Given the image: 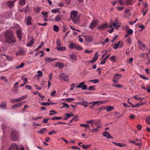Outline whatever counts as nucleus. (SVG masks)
Wrapping results in <instances>:
<instances>
[{
	"mask_svg": "<svg viewBox=\"0 0 150 150\" xmlns=\"http://www.w3.org/2000/svg\"><path fill=\"white\" fill-rule=\"evenodd\" d=\"M4 35L6 38V42L9 44H13L16 42V38L11 31H7L4 33Z\"/></svg>",
	"mask_w": 150,
	"mask_h": 150,
	"instance_id": "f257e3e1",
	"label": "nucleus"
},
{
	"mask_svg": "<svg viewBox=\"0 0 150 150\" xmlns=\"http://www.w3.org/2000/svg\"><path fill=\"white\" fill-rule=\"evenodd\" d=\"M71 18L75 23H77L79 21V16L78 15L76 11H72L70 13Z\"/></svg>",
	"mask_w": 150,
	"mask_h": 150,
	"instance_id": "f03ea898",
	"label": "nucleus"
},
{
	"mask_svg": "<svg viewBox=\"0 0 150 150\" xmlns=\"http://www.w3.org/2000/svg\"><path fill=\"white\" fill-rule=\"evenodd\" d=\"M11 139L13 141L17 140L18 138V132L16 130L13 131L11 135Z\"/></svg>",
	"mask_w": 150,
	"mask_h": 150,
	"instance_id": "7ed1b4c3",
	"label": "nucleus"
},
{
	"mask_svg": "<svg viewBox=\"0 0 150 150\" xmlns=\"http://www.w3.org/2000/svg\"><path fill=\"white\" fill-rule=\"evenodd\" d=\"M98 20L93 19L91 22L89 26V28L91 30H93L94 28L96 27L98 25Z\"/></svg>",
	"mask_w": 150,
	"mask_h": 150,
	"instance_id": "20e7f679",
	"label": "nucleus"
},
{
	"mask_svg": "<svg viewBox=\"0 0 150 150\" xmlns=\"http://www.w3.org/2000/svg\"><path fill=\"white\" fill-rule=\"evenodd\" d=\"M69 47L71 49H76L77 50H82V48L77 44L71 43L69 45Z\"/></svg>",
	"mask_w": 150,
	"mask_h": 150,
	"instance_id": "39448f33",
	"label": "nucleus"
},
{
	"mask_svg": "<svg viewBox=\"0 0 150 150\" xmlns=\"http://www.w3.org/2000/svg\"><path fill=\"white\" fill-rule=\"evenodd\" d=\"M59 77L61 80L64 81H67L69 80V78L67 74L64 73H62L59 75Z\"/></svg>",
	"mask_w": 150,
	"mask_h": 150,
	"instance_id": "423d86ee",
	"label": "nucleus"
},
{
	"mask_svg": "<svg viewBox=\"0 0 150 150\" xmlns=\"http://www.w3.org/2000/svg\"><path fill=\"white\" fill-rule=\"evenodd\" d=\"M106 101H96L93 102V104L89 106L90 108H93V107L95 106L96 105H99V104H104L105 103Z\"/></svg>",
	"mask_w": 150,
	"mask_h": 150,
	"instance_id": "0eeeda50",
	"label": "nucleus"
},
{
	"mask_svg": "<svg viewBox=\"0 0 150 150\" xmlns=\"http://www.w3.org/2000/svg\"><path fill=\"white\" fill-rule=\"evenodd\" d=\"M138 45L140 49L143 51H144L146 48L145 45L140 41L138 42Z\"/></svg>",
	"mask_w": 150,
	"mask_h": 150,
	"instance_id": "6e6552de",
	"label": "nucleus"
},
{
	"mask_svg": "<svg viewBox=\"0 0 150 150\" xmlns=\"http://www.w3.org/2000/svg\"><path fill=\"white\" fill-rule=\"evenodd\" d=\"M108 27V24L106 23H105L102 25H100L97 27V28L99 30H103V29L107 28Z\"/></svg>",
	"mask_w": 150,
	"mask_h": 150,
	"instance_id": "1a4fd4ad",
	"label": "nucleus"
},
{
	"mask_svg": "<svg viewBox=\"0 0 150 150\" xmlns=\"http://www.w3.org/2000/svg\"><path fill=\"white\" fill-rule=\"evenodd\" d=\"M18 146L15 143L12 144L9 148V150H18Z\"/></svg>",
	"mask_w": 150,
	"mask_h": 150,
	"instance_id": "9d476101",
	"label": "nucleus"
},
{
	"mask_svg": "<svg viewBox=\"0 0 150 150\" xmlns=\"http://www.w3.org/2000/svg\"><path fill=\"white\" fill-rule=\"evenodd\" d=\"M16 33L17 35L19 40H21V39L22 32L21 29H18L16 30Z\"/></svg>",
	"mask_w": 150,
	"mask_h": 150,
	"instance_id": "9b49d317",
	"label": "nucleus"
},
{
	"mask_svg": "<svg viewBox=\"0 0 150 150\" xmlns=\"http://www.w3.org/2000/svg\"><path fill=\"white\" fill-rule=\"evenodd\" d=\"M57 59V58H52L51 57H46L45 58V61L48 63H50Z\"/></svg>",
	"mask_w": 150,
	"mask_h": 150,
	"instance_id": "f8f14e48",
	"label": "nucleus"
},
{
	"mask_svg": "<svg viewBox=\"0 0 150 150\" xmlns=\"http://www.w3.org/2000/svg\"><path fill=\"white\" fill-rule=\"evenodd\" d=\"M25 51L22 49H20L19 51L17 52L16 53V56H20L21 55L24 54Z\"/></svg>",
	"mask_w": 150,
	"mask_h": 150,
	"instance_id": "ddd939ff",
	"label": "nucleus"
},
{
	"mask_svg": "<svg viewBox=\"0 0 150 150\" xmlns=\"http://www.w3.org/2000/svg\"><path fill=\"white\" fill-rule=\"evenodd\" d=\"M16 0H15L13 1H9L7 3V5L9 8H11L14 6V3L16 1Z\"/></svg>",
	"mask_w": 150,
	"mask_h": 150,
	"instance_id": "4468645a",
	"label": "nucleus"
},
{
	"mask_svg": "<svg viewBox=\"0 0 150 150\" xmlns=\"http://www.w3.org/2000/svg\"><path fill=\"white\" fill-rule=\"evenodd\" d=\"M103 135L104 137H106L108 139L111 138H112L111 135L106 131H105L103 133Z\"/></svg>",
	"mask_w": 150,
	"mask_h": 150,
	"instance_id": "2eb2a0df",
	"label": "nucleus"
},
{
	"mask_svg": "<svg viewBox=\"0 0 150 150\" xmlns=\"http://www.w3.org/2000/svg\"><path fill=\"white\" fill-rule=\"evenodd\" d=\"M140 57L142 58L145 59L149 57L148 53H142L140 54Z\"/></svg>",
	"mask_w": 150,
	"mask_h": 150,
	"instance_id": "dca6fc26",
	"label": "nucleus"
},
{
	"mask_svg": "<svg viewBox=\"0 0 150 150\" xmlns=\"http://www.w3.org/2000/svg\"><path fill=\"white\" fill-rule=\"evenodd\" d=\"M29 7L27 6L26 7H24L23 8L21 9L20 10V11L21 12H24L25 13H26L29 11Z\"/></svg>",
	"mask_w": 150,
	"mask_h": 150,
	"instance_id": "f3484780",
	"label": "nucleus"
},
{
	"mask_svg": "<svg viewBox=\"0 0 150 150\" xmlns=\"http://www.w3.org/2000/svg\"><path fill=\"white\" fill-rule=\"evenodd\" d=\"M12 15V12L9 11L6 12L5 15L4 17L6 18H10Z\"/></svg>",
	"mask_w": 150,
	"mask_h": 150,
	"instance_id": "a211bd4d",
	"label": "nucleus"
},
{
	"mask_svg": "<svg viewBox=\"0 0 150 150\" xmlns=\"http://www.w3.org/2000/svg\"><path fill=\"white\" fill-rule=\"evenodd\" d=\"M7 57L5 55H1V62H4L7 60Z\"/></svg>",
	"mask_w": 150,
	"mask_h": 150,
	"instance_id": "6ab92c4d",
	"label": "nucleus"
},
{
	"mask_svg": "<svg viewBox=\"0 0 150 150\" xmlns=\"http://www.w3.org/2000/svg\"><path fill=\"white\" fill-rule=\"evenodd\" d=\"M124 5H128L131 4L132 2V0H124Z\"/></svg>",
	"mask_w": 150,
	"mask_h": 150,
	"instance_id": "aec40b11",
	"label": "nucleus"
},
{
	"mask_svg": "<svg viewBox=\"0 0 150 150\" xmlns=\"http://www.w3.org/2000/svg\"><path fill=\"white\" fill-rule=\"evenodd\" d=\"M79 104L83 105L86 108L88 106L87 102V101H83L79 103Z\"/></svg>",
	"mask_w": 150,
	"mask_h": 150,
	"instance_id": "412c9836",
	"label": "nucleus"
},
{
	"mask_svg": "<svg viewBox=\"0 0 150 150\" xmlns=\"http://www.w3.org/2000/svg\"><path fill=\"white\" fill-rule=\"evenodd\" d=\"M61 19V17L60 15H58L55 17L54 20L56 21H59Z\"/></svg>",
	"mask_w": 150,
	"mask_h": 150,
	"instance_id": "4be33fe9",
	"label": "nucleus"
},
{
	"mask_svg": "<svg viewBox=\"0 0 150 150\" xmlns=\"http://www.w3.org/2000/svg\"><path fill=\"white\" fill-rule=\"evenodd\" d=\"M47 129L45 128H42L40 131H38V132L41 134H43L47 131Z\"/></svg>",
	"mask_w": 150,
	"mask_h": 150,
	"instance_id": "5701e85b",
	"label": "nucleus"
},
{
	"mask_svg": "<svg viewBox=\"0 0 150 150\" xmlns=\"http://www.w3.org/2000/svg\"><path fill=\"white\" fill-rule=\"evenodd\" d=\"M56 66L58 67L59 69H62L64 66V65L63 64L58 62L56 64Z\"/></svg>",
	"mask_w": 150,
	"mask_h": 150,
	"instance_id": "b1692460",
	"label": "nucleus"
},
{
	"mask_svg": "<svg viewBox=\"0 0 150 150\" xmlns=\"http://www.w3.org/2000/svg\"><path fill=\"white\" fill-rule=\"evenodd\" d=\"M26 24L27 25H31V18L30 17H28L26 19Z\"/></svg>",
	"mask_w": 150,
	"mask_h": 150,
	"instance_id": "393cba45",
	"label": "nucleus"
},
{
	"mask_svg": "<svg viewBox=\"0 0 150 150\" xmlns=\"http://www.w3.org/2000/svg\"><path fill=\"white\" fill-rule=\"evenodd\" d=\"M54 103H48V102H41L40 104L42 105L46 106L47 105H53Z\"/></svg>",
	"mask_w": 150,
	"mask_h": 150,
	"instance_id": "a878e982",
	"label": "nucleus"
},
{
	"mask_svg": "<svg viewBox=\"0 0 150 150\" xmlns=\"http://www.w3.org/2000/svg\"><path fill=\"white\" fill-rule=\"evenodd\" d=\"M6 107V103L5 102H2L1 103V108L5 109Z\"/></svg>",
	"mask_w": 150,
	"mask_h": 150,
	"instance_id": "bb28decb",
	"label": "nucleus"
},
{
	"mask_svg": "<svg viewBox=\"0 0 150 150\" xmlns=\"http://www.w3.org/2000/svg\"><path fill=\"white\" fill-rule=\"evenodd\" d=\"M86 39V41L89 42L92 41L93 39V37L91 36H87Z\"/></svg>",
	"mask_w": 150,
	"mask_h": 150,
	"instance_id": "cd10ccee",
	"label": "nucleus"
},
{
	"mask_svg": "<svg viewBox=\"0 0 150 150\" xmlns=\"http://www.w3.org/2000/svg\"><path fill=\"white\" fill-rule=\"evenodd\" d=\"M71 58L74 60H75L77 58L76 55L74 54H73L69 55Z\"/></svg>",
	"mask_w": 150,
	"mask_h": 150,
	"instance_id": "c85d7f7f",
	"label": "nucleus"
},
{
	"mask_svg": "<svg viewBox=\"0 0 150 150\" xmlns=\"http://www.w3.org/2000/svg\"><path fill=\"white\" fill-rule=\"evenodd\" d=\"M112 143L115 144L116 146H119L120 147H122L125 146L124 144L121 143H117L114 142H112Z\"/></svg>",
	"mask_w": 150,
	"mask_h": 150,
	"instance_id": "c756f323",
	"label": "nucleus"
},
{
	"mask_svg": "<svg viewBox=\"0 0 150 150\" xmlns=\"http://www.w3.org/2000/svg\"><path fill=\"white\" fill-rule=\"evenodd\" d=\"M57 50H59L60 51H64L66 50V47H57Z\"/></svg>",
	"mask_w": 150,
	"mask_h": 150,
	"instance_id": "7c9ffc66",
	"label": "nucleus"
},
{
	"mask_svg": "<svg viewBox=\"0 0 150 150\" xmlns=\"http://www.w3.org/2000/svg\"><path fill=\"white\" fill-rule=\"evenodd\" d=\"M53 28L55 31L58 32L59 30V29L58 26L56 25H53Z\"/></svg>",
	"mask_w": 150,
	"mask_h": 150,
	"instance_id": "2f4dec72",
	"label": "nucleus"
},
{
	"mask_svg": "<svg viewBox=\"0 0 150 150\" xmlns=\"http://www.w3.org/2000/svg\"><path fill=\"white\" fill-rule=\"evenodd\" d=\"M121 76V74H117L114 76V78L116 79H119Z\"/></svg>",
	"mask_w": 150,
	"mask_h": 150,
	"instance_id": "473e14b6",
	"label": "nucleus"
},
{
	"mask_svg": "<svg viewBox=\"0 0 150 150\" xmlns=\"http://www.w3.org/2000/svg\"><path fill=\"white\" fill-rule=\"evenodd\" d=\"M25 3L26 2L25 0H21L18 2L19 4L21 5H24L25 4Z\"/></svg>",
	"mask_w": 150,
	"mask_h": 150,
	"instance_id": "72a5a7b5",
	"label": "nucleus"
},
{
	"mask_svg": "<svg viewBox=\"0 0 150 150\" xmlns=\"http://www.w3.org/2000/svg\"><path fill=\"white\" fill-rule=\"evenodd\" d=\"M114 109L113 106H108L107 108V111L109 112L112 110Z\"/></svg>",
	"mask_w": 150,
	"mask_h": 150,
	"instance_id": "f704fd0d",
	"label": "nucleus"
},
{
	"mask_svg": "<svg viewBox=\"0 0 150 150\" xmlns=\"http://www.w3.org/2000/svg\"><path fill=\"white\" fill-rule=\"evenodd\" d=\"M22 103H20L18 105L17 104H15L14 105H13L12 106V107L13 108H15V109H16L18 108V107H20L21 106V105L22 104Z\"/></svg>",
	"mask_w": 150,
	"mask_h": 150,
	"instance_id": "c9c22d12",
	"label": "nucleus"
},
{
	"mask_svg": "<svg viewBox=\"0 0 150 150\" xmlns=\"http://www.w3.org/2000/svg\"><path fill=\"white\" fill-rule=\"evenodd\" d=\"M146 121L147 124L150 125V117H147L145 120Z\"/></svg>",
	"mask_w": 150,
	"mask_h": 150,
	"instance_id": "e433bc0d",
	"label": "nucleus"
},
{
	"mask_svg": "<svg viewBox=\"0 0 150 150\" xmlns=\"http://www.w3.org/2000/svg\"><path fill=\"white\" fill-rule=\"evenodd\" d=\"M116 57L115 56H112L110 57V60H111L113 62H115V60L116 59Z\"/></svg>",
	"mask_w": 150,
	"mask_h": 150,
	"instance_id": "4c0bfd02",
	"label": "nucleus"
},
{
	"mask_svg": "<svg viewBox=\"0 0 150 150\" xmlns=\"http://www.w3.org/2000/svg\"><path fill=\"white\" fill-rule=\"evenodd\" d=\"M24 64H25L24 63H22L20 65H18V66H16V67L15 69H17L22 68L24 66Z\"/></svg>",
	"mask_w": 150,
	"mask_h": 150,
	"instance_id": "58836bf2",
	"label": "nucleus"
},
{
	"mask_svg": "<svg viewBox=\"0 0 150 150\" xmlns=\"http://www.w3.org/2000/svg\"><path fill=\"white\" fill-rule=\"evenodd\" d=\"M139 77H140L141 79H142L144 80H149V78L146 77V76H143L142 74L139 75Z\"/></svg>",
	"mask_w": 150,
	"mask_h": 150,
	"instance_id": "ea45409f",
	"label": "nucleus"
},
{
	"mask_svg": "<svg viewBox=\"0 0 150 150\" xmlns=\"http://www.w3.org/2000/svg\"><path fill=\"white\" fill-rule=\"evenodd\" d=\"M85 82H82L80 83L78 86H76V88H81L83 85V84H84Z\"/></svg>",
	"mask_w": 150,
	"mask_h": 150,
	"instance_id": "a19ab883",
	"label": "nucleus"
},
{
	"mask_svg": "<svg viewBox=\"0 0 150 150\" xmlns=\"http://www.w3.org/2000/svg\"><path fill=\"white\" fill-rule=\"evenodd\" d=\"M91 146V145H87L86 146H85V145H82V147L83 149H86L89 148Z\"/></svg>",
	"mask_w": 150,
	"mask_h": 150,
	"instance_id": "79ce46f5",
	"label": "nucleus"
},
{
	"mask_svg": "<svg viewBox=\"0 0 150 150\" xmlns=\"http://www.w3.org/2000/svg\"><path fill=\"white\" fill-rule=\"evenodd\" d=\"M120 41H119L118 44H114V46L113 47V48L114 49H117L119 45H120Z\"/></svg>",
	"mask_w": 150,
	"mask_h": 150,
	"instance_id": "37998d69",
	"label": "nucleus"
},
{
	"mask_svg": "<svg viewBox=\"0 0 150 150\" xmlns=\"http://www.w3.org/2000/svg\"><path fill=\"white\" fill-rule=\"evenodd\" d=\"M80 126L81 127H85L86 129L88 128H90V126L88 125H86V124H81L80 125Z\"/></svg>",
	"mask_w": 150,
	"mask_h": 150,
	"instance_id": "c03bdc74",
	"label": "nucleus"
},
{
	"mask_svg": "<svg viewBox=\"0 0 150 150\" xmlns=\"http://www.w3.org/2000/svg\"><path fill=\"white\" fill-rule=\"evenodd\" d=\"M18 101H20L19 98H18V99H16V98L14 99H12L11 100V102L12 103H13L14 102H18Z\"/></svg>",
	"mask_w": 150,
	"mask_h": 150,
	"instance_id": "a18cd8bd",
	"label": "nucleus"
},
{
	"mask_svg": "<svg viewBox=\"0 0 150 150\" xmlns=\"http://www.w3.org/2000/svg\"><path fill=\"white\" fill-rule=\"evenodd\" d=\"M74 98H67L66 99V101L68 102H71L73 101L74 100Z\"/></svg>",
	"mask_w": 150,
	"mask_h": 150,
	"instance_id": "49530a36",
	"label": "nucleus"
},
{
	"mask_svg": "<svg viewBox=\"0 0 150 150\" xmlns=\"http://www.w3.org/2000/svg\"><path fill=\"white\" fill-rule=\"evenodd\" d=\"M52 13H56L57 12H59V10L57 9H54L52 10L51 11Z\"/></svg>",
	"mask_w": 150,
	"mask_h": 150,
	"instance_id": "de8ad7c7",
	"label": "nucleus"
},
{
	"mask_svg": "<svg viewBox=\"0 0 150 150\" xmlns=\"http://www.w3.org/2000/svg\"><path fill=\"white\" fill-rule=\"evenodd\" d=\"M57 45V46L59 47L61 45L60 41L58 39H57L56 42Z\"/></svg>",
	"mask_w": 150,
	"mask_h": 150,
	"instance_id": "09e8293b",
	"label": "nucleus"
},
{
	"mask_svg": "<svg viewBox=\"0 0 150 150\" xmlns=\"http://www.w3.org/2000/svg\"><path fill=\"white\" fill-rule=\"evenodd\" d=\"M57 133V131H55L54 130H53L51 132H49L48 133V134L50 135H52L54 133Z\"/></svg>",
	"mask_w": 150,
	"mask_h": 150,
	"instance_id": "8fccbe9b",
	"label": "nucleus"
},
{
	"mask_svg": "<svg viewBox=\"0 0 150 150\" xmlns=\"http://www.w3.org/2000/svg\"><path fill=\"white\" fill-rule=\"evenodd\" d=\"M76 84H75L74 83L72 84L71 85V88L70 89V90H73L74 89V88L75 87V86H76Z\"/></svg>",
	"mask_w": 150,
	"mask_h": 150,
	"instance_id": "3c124183",
	"label": "nucleus"
},
{
	"mask_svg": "<svg viewBox=\"0 0 150 150\" xmlns=\"http://www.w3.org/2000/svg\"><path fill=\"white\" fill-rule=\"evenodd\" d=\"M127 33L129 34H132L133 33V31L131 29H129L127 30Z\"/></svg>",
	"mask_w": 150,
	"mask_h": 150,
	"instance_id": "603ef678",
	"label": "nucleus"
},
{
	"mask_svg": "<svg viewBox=\"0 0 150 150\" xmlns=\"http://www.w3.org/2000/svg\"><path fill=\"white\" fill-rule=\"evenodd\" d=\"M27 97V95H25V96H23L21 97V98H19V99L20 101H21V100H23L24 99Z\"/></svg>",
	"mask_w": 150,
	"mask_h": 150,
	"instance_id": "864d4df0",
	"label": "nucleus"
},
{
	"mask_svg": "<svg viewBox=\"0 0 150 150\" xmlns=\"http://www.w3.org/2000/svg\"><path fill=\"white\" fill-rule=\"evenodd\" d=\"M34 42V41L33 40H32L30 42V43L28 44H27V45L29 47L30 46L32 45L33 44Z\"/></svg>",
	"mask_w": 150,
	"mask_h": 150,
	"instance_id": "5fc2aeb1",
	"label": "nucleus"
},
{
	"mask_svg": "<svg viewBox=\"0 0 150 150\" xmlns=\"http://www.w3.org/2000/svg\"><path fill=\"white\" fill-rule=\"evenodd\" d=\"M56 93V91L55 90H54L50 94V95L51 96L53 97L55 95Z\"/></svg>",
	"mask_w": 150,
	"mask_h": 150,
	"instance_id": "6e6d98bb",
	"label": "nucleus"
},
{
	"mask_svg": "<svg viewBox=\"0 0 150 150\" xmlns=\"http://www.w3.org/2000/svg\"><path fill=\"white\" fill-rule=\"evenodd\" d=\"M56 112H55L54 110H51L50 111V113L49 114L50 115H52L54 114H56Z\"/></svg>",
	"mask_w": 150,
	"mask_h": 150,
	"instance_id": "4d7b16f0",
	"label": "nucleus"
},
{
	"mask_svg": "<svg viewBox=\"0 0 150 150\" xmlns=\"http://www.w3.org/2000/svg\"><path fill=\"white\" fill-rule=\"evenodd\" d=\"M98 59V56H97L96 57V58L93 59L92 60L90 61V62L92 63H93V62H95V61H96Z\"/></svg>",
	"mask_w": 150,
	"mask_h": 150,
	"instance_id": "13d9d810",
	"label": "nucleus"
},
{
	"mask_svg": "<svg viewBox=\"0 0 150 150\" xmlns=\"http://www.w3.org/2000/svg\"><path fill=\"white\" fill-rule=\"evenodd\" d=\"M4 79L5 81L6 82H7L8 81V80L6 77L4 76H1V79L4 80Z\"/></svg>",
	"mask_w": 150,
	"mask_h": 150,
	"instance_id": "bf43d9fd",
	"label": "nucleus"
},
{
	"mask_svg": "<svg viewBox=\"0 0 150 150\" xmlns=\"http://www.w3.org/2000/svg\"><path fill=\"white\" fill-rule=\"evenodd\" d=\"M28 107H29V106L28 105H25L24 106V108L22 110V112H23L25 111V110L26 109H27V108H28Z\"/></svg>",
	"mask_w": 150,
	"mask_h": 150,
	"instance_id": "052dcab7",
	"label": "nucleus"
},
{
	"mask_svg": "<svg viewBox=\"0 0 150 150\" xmlns=\"http://www.w3.org/2000/svg\"><path fill=\"white\" fill-rule=\"evenodd\" d=\"M63 105L62 107V108H63L64 107H66V108H68L69 107L68 105L67 104L65 103H63Z\"/></svg>",
	"mask_w": 150,
	"mask_h": 150,
	"instance_id": "680f3d73",
	"label": "nucleus"
},
{
	"mask_svg": "<svg viewBox=\"0 0 150 150\" xmlns=\"http://www.w3.org/2000/svg\"><path fill=\"white\" fill-rule=\"evenodd\" d=\"M37 73L38 74V75L39 76H40L42 75V73L40 70L38 71Z\"/></svg>",
	"mask_w": 150,
	"mask_h": 150,
	"instance_id": "e2e57ef3",
	"label": "nucleus"
},
{
	"mask_svg": "<svg viewBox=\"0 0 150 150\" xmlns=\"http://www.w3.org/2000/svg\"><path fill=\"white\" fill-rule=\"evenodd\" d=\"M100 122V120L95 121L94 120V122H93V123L95 126L99 124Z\"/></svg>",
	"mask_w": 150,
	"mask_h": 150,
	"instance_id": "0e129e2a",
	"label": "nucleus"
},
{
	"mask_svg": "<svg viewBox=\"0 0 150 150\" xmlns=\"http://www.w3.org/2000/svg\"><path fill=\"white\" fill-rule=\"evenodd\" d=\"M88 90L89 91H92L94 90L93 86H90L88 88Z\"/></svg>",
	"mask_w": 150,
	"mask_h": 150,
	"instance_id": "69168bd1",
	"label": "nucleus"
},
{
	"mask_svg": "<svg viewBox=\"0 0 150 150\" xmlns=\"http://www.w3.org/2000/svg\"><path fill=\"white\" fill-rule=\"evenodd\" d=\"M137 128L139 130H141L142 129V127L140 125H137Z\"/></svg>",
	"mask_w": 150,
	"mask_h": 150,
	"instance_id": "338daca9",
	"label": "nucleus"
},
{
	"mask_svg": "<svg viewBox=\"0 0 150 150\" xmlns=\"http://www.w3.org/2000/svg\"><path fill=\"white\" fill-rule=\"evenodd\" d=\"M94 122V120L93 119H91L90 120H88L86 121V122L88 123H90V124L92 122Z\"/></svg>",
	"mask_w": 150,
	"mask_h": 150,
	"instance_id": "774afa93",
	"label": "nucleus"
}]
</instances>
